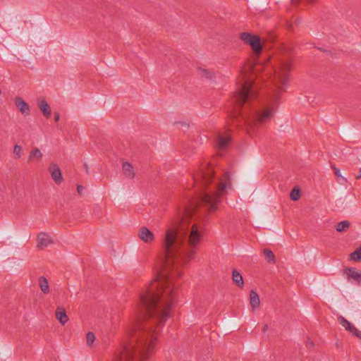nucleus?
Masks as SVG:
<instances>
[{"label":"nucleus","instance_id":"nucleus-1","mask_svg":"<svg viewBox=\"0 0 361 361\" xmlns=\"http://www.w3.org/2000/svg\"><path fill=\"white\" fill-rule=\"evenodd\" d=\"M162 276L157 271L154 279L140 293L137 307L151 312L158 308L159 315L162 321L171 316L173 306V289L165 282H161Z\"/></svg>","mask_w":361,"mask_h":361},{"label":"nucleus","instance_id":"nucleus-2","mask_svg":"<svg viewBox=\"0 0 361 361\" xmlns=\"http://www.w3.org/2000/svg\"><path fill=\"white\" fill-rule=\"evenodd\" d=\"M279 96L278 94H271L267 97L261 104V108L256 110L254 114L255 121L262 124L270 119L274 114Z\"/></svg>","mask_w":361,"mask_h":361},{"label":"nucleus","instance_id":"nucleus-3","mask_svg":"<svg viewBox=\"0 0 361 361\" xmlns=\"http://www.w3.org/2000/svg\"><path fill=\"white\" fill-rule=\"evenodd\" d=\"M263 66L259 63H252L245 68L244 73L241 76L240 82L242 87L238 90H251L253 87H258L259 82L258 78L259 73L262 71Z\"/></svg>","mask_w":361,"mask_h":361},{"label":"nucleus","instance_id":"nucleus-4","mask_svg":"<svg viewBox=\"0 0 361 361\" xmlns=\"http://www.w3.org/2000/svg\"><path fill=\"white\" fill-rule=\"evenodd\" d=\"M293 68L292 60L283 59L274 68V78L272 80L276 84L281 83L283 87H288L290 80L289 72Z\"/></svg>","mask_w":361,"mask_h":361},{"label":"nucleus","instance_id":"nucleus-5","mask_svg":"<svg viewBox=\"0 0 361 361\" xmlns=\"http://www.w3.org/2000/svg\"><path fill=\"white\" fill-rule=\"evenodd\" d=\"M226 184L224 181H221L212 194H203L201 197L202 202L208 207L210 212H214L217 208V204L224 197L225 193Z\"/></svg>","mask_w":361,"mask_h":361},{"label":"nucleus","instance_id":"nucleus-6","mask_svg":"<svg viewBox=\"0 0 361 361\" xmlns=\"http://www.w3.org/2000/svg\"><path fill=\"white\" fill-rule=\"evenodd\" d=\"M54 244L53 235L48 232L41 231L35 237V245L38 251H44Z\"/></svg>","mask_w":361,"mask_h":361},{"label":"nucleus","instance_id":"nucleus-7","mask_svg":"<svg viewBox=\"0 0 361 361\" xmlns=\"http://www.w3.org/2000/svg\"><path fill=\"white\" fill-rule=\"evenodd\" d=\"M178 235L179 230L176 226H171L166 230L164 237V246L167 252H169L172 247L176 244Z\"/></svg>","mask_w":361,"mask_h":361},{"label":"nucleus","instance_id":"nucleus-8","mask_svg":"<svg viewBox=\"0 0 361 361\" xmlns=\"http://www.w3.org/2000/svg\"><path fill=\"white\" fill-rule=\"evenodd\" d=\"M240 39L251 47L255 56L257 58L262 50L260 39L256 35H252L247 32L242 33Z\"/></svg>","mask_w":361,"mask_h":361},{"label":"nucleus","instance_id":"nucleus-9","mask_svg":"<svg viewBox=\"0 0 361 361\" xmlns=\"http://www.w3.org/2000/svg\"><path fill=\"white\" fill-rule=\"evenodd\" d=\"M202 240V234L200 226L194 224L191 226L189 231L188 243L189 247L192 248L197 247Z\"/></svg>","mask_w":361,"mask_h":361},{"label":"nucleus","instance_id":"nucleus-10","mask_svg":"<svg viewBox=\"0 0 361 361\" xmlns=\"http://www.w3.org/2000/svg\"><path fill=\"white\" fill-rule=\"evenodd\" d=\"M138 239L146 245H152L156 240L155 234L147 226H141L137 231Z\"/></svg>","mask_w":361,"mask_h":361},{"label":"nucleus","instance_id":"nucleus-11","mask_svg":"<svg viewBox=\"0 0 361 361\" xmlns=\"http://www.w3.org/2000/svg\"><path fill=\"white\" fill-rule=\"evenodd\" d=\"M207 177V170L204 167H200L192 173L191 178L192 188H196L204 185Z\"/></svg>","mask_w":361,"mask_h":361},{"label":"nucleus","instance_id":"nucleus-12","mask_svg":"<svg viewBox=\"0 0 361 361\" xmlns=\"http://www.w3.org/2000/svg\"><path fill=\"white\" fill-rule=\"evenodd\" d=\"M195 210V208L192 206H185L178 209L176 220L177 224L182 225L187 223V219L193 215Z\"/></svg>","mask_w":361,"mask_h":361},{"label":"nucleus","instance_id":"nucleus-13","mask_svg":"<svg viewBox=\"0 0 361 361\" xmlns=\"http://www.w3.org/2000/svg\"><path fill=\"white\" fill-rule=\"evenodd\" d=\"M122 173L128 180H133L137 176L135 166L128 161H123L121 166Z\"/></svg>","mask_w":361,"mask_h":361},{"label":"nucleus","instance_id":"nucleus-14","mask_svg":"<svg viewBox=\"0 0 361 361\" xmlns=\"http://www.w3.org/2000/svg\"><path fill=\"white\" fill-rule=\"evenodd\" d=\"M343 273L348 281L360 284L361 271L356 268H345Z\"/></svg>","mask_w":361,"mask_h":361},{"label":"nucleus","instance_id":"nucleus-15","mask_svg":"<svg viewBox=\"0 0 361 361\" xmlns=\"http://www.w3.org/2000/svg\"><path fill=\"white\" fill-rule=\"evenodd\" d=\"M56 319L61 326L66 325L69 322V317L67 310L63 306H59L56 308L54 312Z\"/></svg>","mask_w":361,"mask_h":361},{"label":"nucleus","instance_id":"nucleus-16","mask_svg":"<svg viewBox=\"0 0 361 361\" xmlns=\"http://www.w3.org/2000/svg\"><path fill=\"white\" fill-rule=\"evenodd\" d=\"M49 171L51 177L56 184H61L63 181V176L59 166L56 164H51L49 166Z\"/></svg>","mask_w":361,"mask_h":361},{"label":"nucleus","instance_id":"nucleus-17","mask_svg":"<svg viewBox=\"0 0 361 361\" xmlns=\"http://www.w3.org/2000/svg\"><path fill=\"white\" fill-rule=\"evenodd\" d=\"M15 105L17 109L24 116H27L30 114V109L28 104L22 98L16 97L14 99Z\"/></svg>","mask_w":361,"mask_h":361},{"label":"nucleus","instance_id":"nucleus-18","mask_svg":"<svg viewBox=\"0 0 361 361\" xmlns=\"http://www.w3.org/2000/svg\"><path fill=\"white\" fill-rule=\"evenodd\" d=\"M257 92H235V97L240 104H245L249 102L250 99L255 96Z\"/></svg>","mask_w":361,"mask_h":361},{"label":"nucleus","instance_id":"nucleus-19","mask_svg":"<svg viewBox=\"0 0 361 361\" xmlns=\"http://www.w3.org/2000/svg\"><path fill=\"white\" fill-rule=\"evenodd\" d=\"M214 147L216 149L220 152L224 153L226 147V137L224 133H219L216 137Z\"/></svg>","mask_w":361,"mask_h":361},{"label":"nucleus","instance_id":"nucleus-20","mask_svg":"<svg viewBox=\"0 0 361 361\" xmlns=\"http://www.w3.org/2000/svg\"><path fill=\"white\" fill-rule=\"evenodd\" d=\"M37 103H38V106H39L40 111H42V113L43 114V115L47 118L50 117L51 114V110L50 106L48 104V102L44 99L40 98L38 99Z\"/></svg>","mask_w":361,"mask_h":361},{"label":"nucleus","instance_id":"nucleus-21","mask_svg":"<svg viewBox=\"0 0 361 361\" xmlns=\"http://www.w3.org/2000/svg\"><path fill=\"white\" fill-rule=\"evenodd\" d=\"M42 157L43 153L42 151L37 147H34L29 152L28 160L31 162L39 161L42 160Z\"/></svg>","mask_w":361,"mask_h":361},{"label":"nucleus","instance_id":"nucleus-22","mask_svg":"<svg viewBox=\"0 0 361 361\" xmlns=\"http://www.w3.org/2000/svg\"><path fill=\"white\" fill-rule=\"evenodd\" d=\"M38 283H39V286L41 291L44 294H48L49 293V291H50L49 284L48 280L45 277H44V276L39 277V279L38 280Z\"/></svg>","mask_w":361,"mask_h":361},{"label":"nucleus","instance_id":"nucleus-23","mask_svg":"<svg viewBox=\"0 0 361 361\" xmlns=\"http://www.w3.org/2000/svg\"><path fill=\"white\" fill-rule=\"evenodd\" d=\"M250 303L253 309H256L259 307L260 301L258 294L254 291L251 290L250 293Z\"/></svg>","mask_w":361,"mask_h":361},{"label":"nucleus","instance_id":"nucleus-24","mask_svg":"<svg viewBox=\"0 0 361 361\" xmlns=\"http://www.w3.org/2000/svg\"><path fill=\"white\" fill-rule=\"evenodd\" d=\"M232 279L233 282L240 288H242L244 285L243 276L240 273L236 270H233L232 272Z\"/></svg>","mask_w":361,"mask_h":361},{"label":"nucleus","instance_id":"nucleus-25","mask_svg":"<svg viewBox=\"0 0 361 361\" xmlns=\"http://www.w3.org/2000/svg\"><path fill=\"white\" fill-rule=\"evenodd\" d=\"M197 74L202 78H204L208 80H212L214 78V73L205 68H199L197 69Z\"/></svg>","mask_w":361,"mask_h":361},{"label":"nucleus","instance_id":"nucleus-26","mask_svg":"<svg viewBox=\"0 0 361 361\" xmlns=\"http://www.w3.org/2000/svg\"><path fill=\"white\" fill-rule=\"evenodd\" d=\"M24 149L21 145L16 144L13 146V154L16 159H20L23 154Z\"/></svg>","mask_w":361,"mask_h":361},{"label":"nucleus","instance_id":"nucleus-27","mask_svg":"<svg viewBox=\"0 0 361 361\" xmlns=\"http://www.w3.org/2000/svg\"><path fill=\"white\" fill-rule=\"evenodd\" d=\"M350 226V223L348 221H343L336 225V230L340 233L345 232L349 228Z\"/></svg>","mask_w":361,"mask_h":361},{"label":"nucleus","instance_id":"nucleus-28","mask_svg":"<svg viewBox=\"0 0 361 361\" xmlns=\"http://www.w3.org/2000/svg\"><path fill=\"white\" fill-rule=\"evenodd\" d=\"M264 257H265V259L266 260L269 262V263H275L276 262V258H275V256L273 253V252L269 249H265L264 250Z\"/></svg>","mask_w":361,"mask_h":361},{"label":"nucleus","instance_id":"nucleus-29","mask_svg":"<svg viewBox=\"0 0 361 361\" xmlns=\"http://www.w3.org/2000/svg\"><path fill=\"white\" fill-rule=\"evenodd\" d=\"M348 331H349L353 335L355 336L356 337L361 339V331L357 330L356 327L352 324L350 322L349 324V326H347L345 329Z\"/></svg>","mask_w":361,"mask_h":361},{"label":"nucleus","instance_id":"nucleus-30","mask_svg":"<svg viewBox=\"0 0 361 361\" xmlns=\"http://www.w3.org/2000/svg\"><path fill=\"white\" fill-rule=\"evenodd\" d=\"M350 259L355 262L361 261V246L357 248L353 252L350 254Z\"/></svg>","mask_w":361,"mask_h":361},{"label":"nucleus","instance_id":"nucleus-31","mask_svg":"<svg viewBox=\"0 0 361 361\" xmlns=\"http://www.w3.org/2000/svg\"><path fill=\"white\" fill-rule=\"evenodd\" d=\"M266 78L269 79V81L267 82L268 84H267V86H269V84H273L276 87H279V88H281V87H284L281 83H278V84H276L275 82H273L272 80L274 78V74L273 75H271L270 73H269V71L267 70L266 71Z\"/></svg>","mask_w":361,"mask_h":361},{"label":"nucleus","instance_id":"nucleus-32","mask_svg":"<svg viewBox=\"0 0 361 361\" xmlns=\"http://www.w3.org/2000/svg\"><path fill=\"white\" fill-rule=\"evenodd\" d=\"M96 340V336L95 335L92 333V332H89L86 335V343L88 346L91 347L92 346L93 343H94Z\"/></svg>","mask_w":361,"mask_h":361},{"label":"nucleus","instance_id":"nucleus-33","mask_svg":"<svg viewBox=\"0 0 361 361\" xmlns=\"http://www.w3.org/2000/svg\"><path fill=\"white\" fill-rule=\"evenodd\" d=\"M290 198L293 201H296L300 197V190L298 188H294L290 192Z\"/></svg>","mask_w":361,"mask_h":361},{"label":"nucleus","instance_id":"nucleus-34","mask_svg":"<svg viewBox=\"0 0 361 361\" xmlns=\"http://www.w3.org/2000/svg\"><path fill=\"white\" fill-rule=\"evenodd\" d=\"M338 320L339 324L343 326L345 329L347 328L348 326H349L350 322H348L344 317L339 316L338 317Z\"/></svg>","mask_w":361,"mask_h":361},{"label":"nucleus","instance_id":"nucleus-35","mask_svg":"<svg viewBox=\"0 0 361 361\" xmlns=\"http://www.w3.org/2000/svg\"><path fill=\"white\" fill-rule=\"evenodd\" d=\"M331 168L332 169L334 170V174L341 178L344 182H346L347 180L346 178H345L341 174V172H340V169H338L337 167H336L335 166H331Z\"/></svg>","mask_w":361,"mask_h":361},{"label":"nucleus","instance_id":"nucleus-36","mask_svg":"<svg viewBox=\"0 0 361 361\" xmlns=\"http://www.w3.org/2000/svg\"><path fill=\"white\" fill-rule=\"evenodd\" d=\"M229 180H230V176H229V173L227 171V185H226L227 190L231 188Z\"/></svg>","mask_w":361,"mask_h":361},{"label":"nucleus","instance_id":"nucleus-37","mask_svg":"<svg viewBox=\"0 0 361 361\" xmlns=\"http://www.w3.org/2000/svg\"><path fill=\"white\" fill-rule=\"evenodd\" d=\"M60 116L58 113L54 114V120L56 122L59 121Z\"/></svg>","mask_w":361,"mask_h":361},{"label":"nucleus","instance_id":"nucleus-38","mask_svg":"<svg viewBox=\"0 0 361 361\" xmlns=\"http://www.w3.org/2000/svg\"><path fill=\"white\" fill-rule=\"evenodd\" d=\"M360 178H361V168L360 169L358 175L356 176V179H359Z\"/></svg>","mask_w":361,"mask_h":361},{"label":"nucleus","instance_id":"nucleus-39","mask_svg":"<svg viewBox=\"0 0 361 361\" xmlns=\"http://www.w3.org/2000/svg\"><path fill=\"white\" fill-rule=\"evenodd\" d=\"M268 329V325L265 324L262 329V331L265 332Z\"/></svg>","mask_w":361,"mask_h":361},{"label":"nucleus","instance_id":"nucleus-40","mask_svg":"<svg viewBox=\"0 0 361 361\" xmlns=\"http://www.w3.org/2000/svg\"><path fill=\"white\" fill-rule=\"evenodd\" d=\"M229 140H230V137L227 135V138H226L227 144L228 143Z\"/></svg>","mask_w":361,"mask_h":361}]
</instances>
